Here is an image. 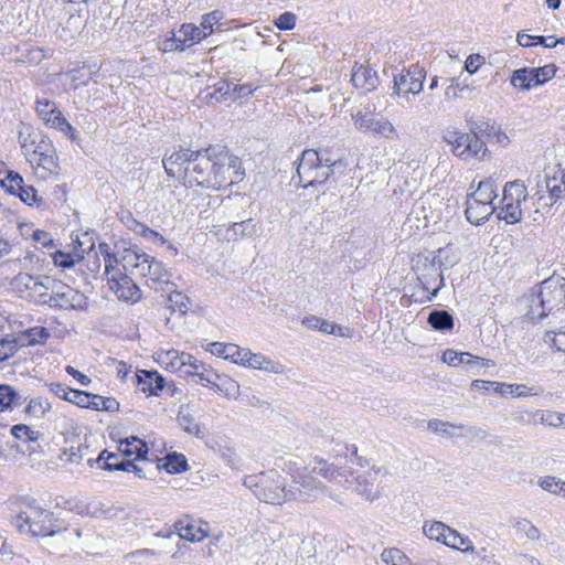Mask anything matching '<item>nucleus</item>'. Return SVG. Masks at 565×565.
Returning <instances> with one entry per match:
<instances>
[{"instance_id": "obj_1", "label": "nucleus", "mask_w": 565, "mask_h": 565, "mask_svg": "<svg viewBox=\"0 0 565 565\" xmlns=\"http://www.w3.org/2000/svg\"><path fill=\"white\" fill-rule=\"evenodd\" d=\"M243 175L241 159L225 147L214 146L194 152L185 182L220 190L241 181Z\"/></svg>"}, {"instance_id": "obj_2", "label": "nucleus", "mask_w": 565, "mask_h": 565, "mask_svg": "<svg viewBox=\"0 0 565 565\" xmlns=\"http://www.w3.org/2000/svg\"><path fill=\"white\" fill-rule=\"evenodd\" d=\"M469 130V132H462L449 127L443 132V141L449 145L452 154L461 160L480 159L486 154L487 147L480 139V135L495 137L500 143L508 141V136L499 127L483 119L472 122Z\"/></svg>"}, {"instance_id": "obj_3", "label": "nucleus", "mask_w": 565, "mask_h": 565, "mask_svg": "<svg viewBox=\"0 0 565 565\" xmlns=\"http://www.w3.org/2000/svg\"><path fill=\"white\" fill-rule=\"evenodd\" d=\"M15 526L20 533L35 537L55 536L70 529V524L65 520L39 505L34 499H24L20 503Z\"/></svg>"}, {"instance_id": "obj_4", "label": "nucleus", "mask_w": 565, "mask_h": 565, "mask_svg": "<svg viewBox=\"0 0 565 565\" xmlns=\"http://www.w3.org/2000/svg\"><path fill=\"white\" fill-rule=\"evenodd\" d=\"M18 140L26 161L42 179L56 173L58 159L50 139L29 125H23L18 132Z\"/></svg>"}, {"instance_id": "obj_5", "label": "nucleus", "mask_w": 565, "mask_h": 565, "mask_svg": "<svg viewBox=\"0 0 565 565\" xmlns=\"http://www.w3.org/2000/svg\"><path fill=\"white\" fill-rule=\"evenodd\" d=\"M526 317L540 321L551 311L558 310L565 302V278L552 276L533 288L525 298Z\"/></svg>"}, {"instance_id": "obj_6", "label": "nucleus", "mask_w": 565, "mask_h": 565, "mask_svg": "<svg viewBox=\"0 0 565 565\" xmlns=\"http://www.w3.org/2000/svg\"><path fill=\"white\" fill-rule=\"evenodd\" d=\"M345 166L341 160L321 157L316 150H303L297 166L299 182L305 189L327 183L337 171L343 172Z\"/></svg>"}, {"instance_id": "obj_7", "label": "nucleus", "mask_w": 565, "mask_h": 565, "mask_svg": "<svg viewBox=\"0 0 565 565\" xmlns=\"http://www.w3.org/2000/svg\"><path fill=\"white\" fill-rule=\"evenodd\" d=\"M244 486L248 488L258 500L269 504H282L288 500L285 479L274 469L246 476Z\"/></svg>"}, {"instance_id": "obj_8", "label": "nucleus", "mask_w": 565, "mask_h": 565, "mask_svg": "<svg viewBox=\"0 0 565 565\" xmlns=\"http://www.w3.org/2000/svg\"><path fill=\"white\" fill-rule=\"evenodd\" d=\"M446 252L445 248H438L435 253H428L427 255L419 256L418 264L423 259V273L418 276V280L424 291H428L433 282L438 278L439 284L434 288L427 300H431L438 295V291L445 286L443 269H446L452 265L447 257L443 258V254Z\"/></svg>"}, {"instance_id": "obj_9", "label": "nucleus", "mask_w": 565, "mask_h": 565, "mask_svg": "<svg viewBox=\"0 0 565 565\" xmlns=\"http://www.w3.org/2000/svg\"><path fill=\"white\" fill-rule=\"evenodd\" d=\"M291 484L287 488L288 500L311 502L317 500L320 493L327 490V487L317 480L311 471L307 469L297 471L291 476Z\"/></svg>"}, {"instance_id": "obj_10", "label": "nucleus", "mask_w": 565, "mask_h": 565, "mask_svg": "<svg viewBox=\"0 0 565 565\" xmlns=\"http://www.w3.org/2000/svg\"><path fill=\"white\" fill-rule=\"evenodd\" d=\"M53 278L50 276H33L26 273L18 274L11 281L14 290L22 297L45 305Z\"/></svg>"}, {"instance_id": "obj_11", "label": "nucleus", "mask_w": 565, "mask_h": 565, "mask_svg": "<svg viewBox=\"0 0 565 565\" xmlns=\"http://www.w3.org/2000/svg\"><path fill=\"white\" fill-rule=\"evenodd\" d=\"M50 291L45 303L50 307L63 310H77L86 306L84 294L56 279H53Z\"/></svg>"}, {"instance_id": "obj_12", "label": "nucleus", "mask_w": 565, "mask_h": 565, "mask_svg": "<svg viewBox=\"0 0 565 565\" xmlns=\"http://www.w3.org/2000/svg\"><path fill=\"white\" fill-rule=\"evenodd\" d=\"M426 71L418 65L403 68L393 76V95L408 98L409 95H418L424 88Z\"/></svg>"}, {"instance_id": "obj_13", "label": "nucleus", "mask_w": 565, "mask_h": 565, "mask_svg": "<svg viewBox=\"0 0 565 565\" xmlns=\"http://www.w3.org/2000/svg\"><path fill=\"white\" fill-rule=\"evenodd\" d=\"M35 111L46 127L60 130L71 140L76 139L75 128L68 122L55 102L38 97Z\"/></svg>"}, {"instance_id": "obj_14", "label": "nucleus", "mask_w": 565, "mask_h": 565, "mask_svg": "<svg viewBox=\"0 0 565 565\" xmlns=\"http://www.w3.org/2000/svg\"><path fill=\"white\" fill-rule=\"evenodd\" d=\"M354 127L361 132H372L376 136L384 138H392L395 136V128L393 124L371 111H358L352 115Z\"/></svg>"}, {"instance_id": "obj_15", "label": "nucleus", "mask_w": 565, "mask_h": 565, "mask_svg": "<svg viewBox=\"0 0 565 565\" xmlns=\"http://www.w3.org/2000/svg\"><path fill=\"white\" fill-rule=\"evenodd\" d=\"M158 362L164 365L168 371L179 373L182 377H184L185 370H199L202 366V362L190 353L179 352L174 349L160 352L158 354Z\"/></svg>"}, {"instance_id": "obj_16", "label": "nucleus", "mask_w": 565, "mask_h": 565, "mask_svg": "<svg viewBox=\"0 0 565 565\" xmlns=\"http://www.w3.org/2000/svg\"><path fill=\"white\" fill-rule=\"evenodd\" d=\"M194 152L190 149H180L174 150L171 154H166L162 163L167 174L185 181Z\"/></svg>"}, {"instance_id": "obj_17", "label": "nucleus", "mask_w": 565, "mask_h": 565, "mask_svg": "<svg viewBox=\"0 0 565 565\" xmlns=\"http://www.w3.org/2000/svg\"><path fill=\"white\" fill-rule=\"evenodd\" d=\"M381 472L382 468L373 467L365 473L353 477V472L351 471V476H349V482L344 481L342 487L344 489H352L354 492L364 497L366 500L373 501L379 497V494L373 490V484L376 476Z\"/></svg>"}, {"instance_id": "obj_18", "label": "nucleus", "mask_w": 565, "mask_h": 565, "mask_svg": "<svg viewBox=\"0 0 565 565\" xmlns=\"http://www.w3.org/2000/svg\"><path fill=\"white\" fill-rule=\"evenodd\" d=\"M108 285L120 300L137 302L141 299L139 287L122 271L111 274L108 279Z\"/></svg>"}, {"instance_id": "obj_19", "label": "nucleus", "mask_w": 565, "mask_h": 565, "mask_svg": "<svg viewBox=\"0 0 565 565\" xmlns=\"http://www.w3.org/2000/svg\"><path fill=\"white\" fill-rule=\"evenodd\" d=\"M117 458V454L103 450L97 458L87 459V463L90 467L98 465L103 470L108 471H132L137 477L145 478L143 470L134 463L131 460H121L120 462L113 463L110 459Z\"/></svg>"}, {"instance_id": "obj_20", "label": "nucleus", "mask_w": 565, "mask_h": 565, "mask_svg": "<svg viewBox=\"0 0 565 565\" xmlns=\"http://www.w3.org/2000/svg\"><path fill=\"white\" fill-rule=\"evenodd\" d=\"M311 473L319 475L329 481L339 482L342 486L344 481L349 482L351 470L342 467L340 462H328L324 459L316 458Z\"/></svg>"}, {"instance_id": "obj_21", "label": "nucleus", "mask_w": 565, "mask_h": 565, "mask_svg": "<svg viewBox=\"0 0 565 565\" xmlns=\"http://www.w3.org/2000/svg\"><path fill=\"white\" fill-rule=\"evenodd\" d=\"M148 279L147 282L150 287L154 289H162L166 291H171L170 286H174L170 281V273L164 268L161 262H158L153 258V262H150V265H147Z\"/></svg>"}, {"instance_id": "obj_22", "label": "nucleus", "mask_w": 565, "mask_h": 565, "mask_svg": "<svg viewBox=\"0 0 565 565\" xmlns=\"http://www.w3.org/2000/svg\"><path fill=\"white\" fill-rule=\"evenodd\" d=\"M545 189L548 193L546 198L541 196L540 200H545L544 205L552 206L558 200L565 198V173L562 170L556 171L552 177H546Z\"/></svg>"}, {"instance_id": "obj_23", "label": "nucleus", "mask_w": 565, "mask_h": 565, "mask_svg": "<svg viewBox=\"0 0 565 565\" xmlns=\"http://www.w3.org/2000/svg\"><path fill=\"white\" fill-rule=\"evenodd\" d=\"M494 211L495 207L493 205L468 196L466 216L471 224L479 225L488 221Z\"/></svg>"}, {"instance_id": "obj_24", "label": "nucleus", "mask_w": 565, "mask_h": 565, "mask_svg": "<svg viewBox=\"0 0 565 565\" xmlns=\"http://www.w3.org/2000/svg\"><path fill=\"white\" fill-rule=\"evenodd\" d=\"M351 82L358 89H361L363 93H369L376 88L379 78L375 71L367 66L360 65L353 68Z\"/></svg>"}, {"instance_id": "obj_25", "label": "nucleus", "mask_w": 565, "mask_h": 565, "mask_svg": "<svg viewBox=\"0 0 565 565\" xmlns=\"http://www.w3.org/2000/svg\"><path fill=\"white\" fill-rule=\"evenodd\" d=\"M246 358H244L243 366H248L255 370H263L270 373H281L282 365L274 360L266 358L260 353H253L247 349Z\"/></svg>"}, {"instance_id": "obj_26", "label": "nucleus", "mask_w": 565, "mask_h": 565, "mask_svg": "<svg viewBox=\"0 0 565 565\" xmlns=\"http://www.w3.org/2000/svg\"><path fill=\"white\" fill-rule=\"evenodd\" d=\"M175 32L179 38L178 42L181 43L184 50L209 36V33L192 23H183Z\"/></svg>"}, {"instance_id": "obj_27", "label": "nucleus", "mask_w": 565, "mask_h": 565, "mask_svg": "<svg viewBox=\"0 0 565 565\" xmlns=\"http://www.w3.org/2000/svg\"><path fill=\"white\" fill-rule=\"evenodd\" d=\"M77 252L74 254L65 253L62 250H57L53 254V262L55 266L62 267V268H71L73 267L77 262H79L83 258V254L85 252L90 253L94 248V243L90 242V245L87 249L83 248L84 242L76 239Z\"/></svg>"}, {"instance_id": "obj_28", "label": "nucleus", "mask_w": 565, "mask_h": 565, "mask_svg": "<svg viewBox=\"0 0 565 565\" xmlns=\"http://www.w3.org/2000/svg\"><path fill=\"white\" fill-rule=\"evenodd\" d=\"M193 377L195 379L196 384L202 385H212V387L216 391L223 392V388L218 383H216V380L221 379V375L215 373L213 370L207 367L202 363V366L199 370L189 369L184 371V377Z\"/></svg>"}, {"instance_id": "obj_29", "label": "nucleus", "mask_w": 565, "mask_h": 565, "mask_svg": "<svg viewBox=\"0 0 565 565\" xmlns=\"http://www.w3.org/2000/svg\"><path fill=\"white\" fill-rule=\"evenodd\" d=\"M138 383L142 386L143 392H149L151 395H158L164 387L163 377L156 371H140L137 374Z\"/></svg>"}, {"instance_id": "obj_30", "label": "nucleus", "mask_w": 565, "mask_h": 565, "mask_svg": "<svg viewBox=\"0 0 565 565\" xmlns=\"http://www.w3.org/2000/svg\"><path fill=\"white\" fill-rule=\"evenodd\" d=\"M259 231L258 223L253 218L233 223L226 231L228 238H249L257 235Z\"/></svg>"}, {"instance_id": "obj_31", "label": "nucleus", "mask_w": 565, "mask_h": 565, "mask_svg": "<svg viewBox=\"0 0 565 565\" xmlns=\"http://www.w3.org/2000/svg\"><path fill=\"white\" fill-rule=\"evenodd\" d=\"M534 81V73L529 67L515 70L510 78L511 85L521 90H530L532 87L539 86Z\"/></svg>"}, {"instance_id": "obj_32", "label": "nucleus", "mask_w": 565, "mask_h": 565, "mask_svg": "<svg viewBox=\"0 0 565 565\" xmlns=\"http://www.w3.org/2000/svg\"><path fill=\"white\" fill-rule=\"evenodd\" d=\"M119 451L127 457L135 455L136 458L142 459L148 454V446L141 439L131 437L120 441Z\"/></svg>"}, {"instance_id": "obj_33", "label": "nucleus", "mask_w": 565, "mask_h": 565, "mask_svg": "<svg viewBox=\"0 0 565 565\" xmlns=\"http://www.w3.org/2000/svg\"><path fill=\"white\" fill-rule=\"evenodd\" d=\"M445 545L456 550H461L465 553H475L476 548L468 536H462L456 530L448 529Z\"/></svg>"}, {"instance_id": "obj_34", "label": "nucleus", "mask_w": 565, "mask_h": 565, "mask_svg": "<svg viewBox=\"0 0 565 565\" xmlns=\"http://www.w3.org/2000/svg\"><path fill=\"white\" fill-rule=\"evenodd\" d=\"M427 321L437 331H449L454 328V317L446 310H433Z\"/></svg>"}, {"instance_id": "obj_35", "label": "nucleus", "mask_w": 565, "mask_h": 565, "mask_svg": "<svg viewBox=\"0 0 565 565\" xmlns=\"http://www.w3.org/2000/svg\"><path fill=\"white\" fill-rule=\"evenodd\" d=\"M497 196V185L491 179L480 181L477 190L469 195V198H476V200L483 201L491 205H493V200Z\"/></svg>"}, {"instance_id": "obj_36", "label": "nucleus", "mask_w": 565, "mask_h": 565, "mask_svg": "<svg viewBox=\"0 0 565 565\" xmlns=\"http://www.w3.org/2000/svg\"><path fill=\"white\" fill-rule=\"evenodd\" d=\"M89 446L85 444H81L77 447H71L68 449H64L63 456L65 457V461L68 463H73L76 466H84V461L87 462V459H89ZM88 467H90L88 463H86Z\"/></svg>"}, {"instance_id": "obj_37", "label": "nucleus", "mask_w": 565, "mask_h": 565, "mask_svg": "<svg viewBox=\"0 0 565 565\" xmlns=\"http://www.w3.org/2000/svg\"><path fill=\"white\" fill-rule=\"evenodd\" d=\"M92 79V73L85 68H76L65 74V84L68 85L70 89H77L82 86H86Z\"/></svg>"}, {"instance_id": "obj_38", "label": "nucleus", "mask_w": 565, "mask_h": 565, "mask_svg": "<svg viewBox=\"0 0 565 565\" xmlns=\"http://www.w3.org/2000/svg\"><path fill=\"white\" fill-rule=\"evenodd\" d=\"M175 529L179 532L178 536L180 539L188 540L191 542H201L207 536L206 532L201 527H196L195 525L190 523L183 525L182 521L175 523Z\"/></svg>"}, {"instance_id": "obj_39", "label": "nucleus", "mask_w": 565, "mask_h": 565, "mask_svg": "<svg viewBox=\"0 0 565 565\" xmlns=\"http://www.w3.org/2000/svg\"><path fill=\"white\" fill-rule=\"evenodd\" d=\"M534 422L541 423L545 426L561 427L565 424V415L551 411H536L529 415Z\"/></svg>"}, {"instance_id": "obj_40", "label": "nucleus", "mask_w": 565, "mask_h": 565, "mask_svg": "<svg viewBox=\"0 0 565 565\" xmlns=\"http://www.w3.org/2000/svg\"><path fill=\"white\" fill-rule=\"evenodd\" d=\"M180 427L190 435L200 436L201 428L188 407L181 406L178 414Z\"/></svg>"}, {"instance_id": "obj_41", "label": "nucleus", "mask_w": 565, "mask_h": 565, "mask_svg": "<svg viewBox=\"0 0 565 565\" xmlns=\"http://www.w3.org/2000/svg\"><path fill=\"white\" fill-rule=\"evenodd\" d=\"M443 362L447 363L449 366H457L462 364L465 361H472L477 363H482L481 358L475 356L468 352L458 353L455 350L448 349L443 353L441 356Z\"/></svg>"}, {"instance_id": "obj_42", "label": "nucleus", "mask_w": 565, "mask_h": 565, "mask_svg": "<svg viewBox=\"0 0 565 565\" xmlns=\"http://www.w3.org/2000/svg\"><path fill=\"white\" fill-rule=\"evenodd\" d=\"M448 529V525L438 521L433 522L430 524H425L423 527L424 533L428 539L435 540L443 544H445L446 542Z\"/></svg>"}, {"instance_id": "obj_43", "label": "nucleus", "mask_w": 565, "mask_h": 565, "mask_svg": "<svg viewBox=\"0 0 565 565\" xmlns=\"http://www.w3.org/2000/svg\"><path fill=\"white\" fill-rule=\"evenodd\" d=\"M163 467L169 473H181L188 470V462L182 454L172 452L166 457Z\"/></svg>"}, {"instance_id": "obj_44", "label": "nucleus", "mask_w": 565, "mask_h": 565, "mask_svg": "<svg viewBox=\"0 0 565 565\" xmlns=\"http://www.w3.org/2000/svg\"><path fill=\"white\" fill-rule=\"evenodd\" d=\"M98 252L103 255L104 262H105V274L107 276V280L109 279V276L111 274H116L118 271H121L117 265L118 259L117 257L109 252V245L107 243H99L98 244Z\"/></svg>"}, {"instance_id": "obj_45", "label": "nucleus", "mask_w": 565, "mask_h": 565, "mask_svg": "<svg viewBox=\"0 0 565 565\" xmlns=\"http://www.w3.org/2000/svg\"><path fill=\"white\" fill-rule=\"evenodd\" d=\"M128 263H132L136 269V274L148 277L147 265H150V262H153V257L149 256L146 253H131L125 257Z\"/></svg>"}, {"instance_id": "obj_46", "label": "nucleus", "mask_w": 565, "mask_h": 565, "mask_svg": "<svg viewBox=\"0 0 565 565\" xmlns=\"http://www.w3.org/2000/svg\"><path fill=\"white\" fill-rule=\"evenodd\" d=\"M499 218L504 220L508 224H515L522 218L521 203L509 202L501 207Z\"/></svg>"}, {"instance_id": "obj_47", "label": "nucleus", "mask_w": 565, "mask_h": 565, "mask_svg": "<svg viewBox=\"0 0 565 565\" xmlns=\"http://www.w3.org/2000/svg\"><path fill=\"white\" fill-rule=\"evenodd\" d=\"M497 394L501 396H527V395H537V392H532L533 388H527L523 384H507V385H495Z\"/></svg>"}, {"instance_id": "obj_48", "label": "nucleus", "mask_w": 565, "mask_h": 565, "mask_svg": "<svg viewBox=\"0 0 565 565\" xmlns=\"http://www.w3.org/2000/svg\"><path fill=\"white\" fill-rule=\"evenodd\" d=\"M63 399L79 407L90 408V393L78 390H64Z\"/></svg>"}, {"instance_id": "obj_49", "label": "nucleus", "mask_w": 565, "mask_h": 565, "mask_svg": "<svg viewBox=\"0 0 565 565\" xmlns=\"http://www.w3.org/2000/svg\"><path fill=\"white\" fill-rule=\"evenodd\" d=\"M428 428L435 433L451 437V436L457 435V430H461L463 428V426L455 425V424H451L448 422H443L439 419H431L428 423Z\"/></svg>"}, {"instance_id": "obj_50", "label": "nucleus", "mask_w": 565, "mask_h": 565, "mask_svg": "<svg viewBox=\"0 0 565 565\" xmlns=\"http://www.w3.org/2000/svg\"><path fill=\"white\" fill-rule=\"evenodd\" d=\"M49 409L50 403L47 399L38 397L30 401L25 408V413L31 417L42 418Z\"/></svg>"}, {"instance_id": "obj_51", "label": "nucleus", "mask_w": 565, "mask_h": 565, "mask_svg": "<svg viewBox=\"0 0 565 565\" xmlns=\"http://www.w3.org/2000/svg\"><path fill=\"white\" fill-rule=\"evenodd\" d=\"M466 90H472V87L461 83L459 78H451L450 84L445 89V97L447 99H459L463 97Z\"/></svg>"}, {"instance_id": "obj_52", "label": "nucleus", "mask_w": 565, "mask_h": 565, "mask_svg": "<svg viewBox=\"0 0 565 565\" xmlns=\"http://www.w3.org/2000/svg\"><path fill=\"white\" fill-rule=\"evenodd\" d=\"M381 558L387 565H408L407 556L398 548H386L382 552Z\"/></svg>"}, {"instance_id": "obj_53", "label": "nucleus", "mask_w": 565, "mask_h": 565, "mask_svg": "<svg viewBox=\"0 0 565 565\" xmlns=\"http://www.w3.org/2000/svg\"><path fill=\"white\" fill-rule=\"evenodd\" d=\"M169 307L173 311H179L180 313L185 315L190 309V300L180 291H171L169 296Z\"/></svg>"}, {"instance_id": "obj_54", "label": "nucleus", "mask_w": 565, "mask_h": 565, "mask_svg": "<svg viewBox=\"0 0 565 565\" xmlns=\"http://www.w3.org/2000/svg\"><path fill=\"white\" fill-rule=\"evenodd\" d=\"M537 483L543 490L553 494H561L565 486V481L554 476H545Z\"/></svg>"}, {"instance_id": "obj_55", "label": "nucleus", "mask_w": 565, "mask_h": 565, "mask_svg": "<svg viewBox=\"0 0 565 565\" xmlns=\"http://www.w3.org/2000/svg\"><path fill=\"white\" fill-rule=\"evenodd\" d=\"M516 532L524 533L531 541H539L541 537L540 530L527 519L518 520L514 524Z\"/></svg>"}, {"instance_id": "obj_56", "label": "nucleus", "mask_w": 565, "mask_h": 565, "mask_svg": "<svg viewBox=\"0 0 565 565\" xmlns=\"http://www.w3.org/2000/svg\"><path fill=\"white\" fill-rule=\"evenodd\" d=\"M11 434L17 439H23L26 441H36L40 438V433L31 429L28 425L18 424L12 426Z\"/></svg>"}, {"instance_id": "obj_57", "label": "nucleus", "mask_w": 565, "mask_h": 565, "mask_svg": "<svg viewBox=\"0 0 565 565\" xmlns=\"http://www.w3.org/2000/svg\"><path fill=\"white\" fill-rule=\"evenodd\" d=\"M118 403L114 398L103 397L90 393V408L96 411H114Z\"/></svg>"}, {"instance_id": "obj_58", "label": "nucleus", "mask_w": 565, "mask_h": 565, "mask_svg": "<svg viewBox=\"0 0 565 565\" xmlns=\"http://www.w3.org/2000/svg\"><path fill=\"white\" fill-rule=\"evenodd\" d=\"M532 71L535 76L534 83L543 85L555 76L557 67L554 64H547L541 67L532 68Z\"/></svg>"}, {"instance_id": "obj_59", "label": "nucleus", "mask_w": 565, "mask_h": 565, "mask_svg": "<svg viewBox=\"0 0 565 565\" xmlns=\"http://www.w3.org/2000/svg\"><path fill=\"white\" fill-rule=\"evenodd\" d=\"M23 178L13 171H10L6 179L2 181V185L7 189L8 192L12 194H17L19 190H22V186L24 185Z\"/></svg>"}, {"instance_id": "obj_60", "label": "nucleus", "mask_w": 565, "mask_h": 565, "mask_svg": "<svg viewBox=\"0 0 565 565\" xmlns=\"http://www.w3.org/2000/svg\"><path fill=\"white\" fill-rule=\"evenodd\" d=\"M17 392L9 385H0V412L15 405Z\"/></svg>"}, {"instance_id": "obj_61", "label": "nucleus", "mask_w": 565, "mask_h": 565, "mask_svg": "<svg viewBox=\"0 0 565 565\" xmlns=\"http://www.w3.org/2000/svg\"><path fill=\"white\" fill-rule=\"evenodd\" d=\"M544 341L552 343L557 351L565 352V327L561 328L557 332L547 331L544 335Z\"/></svg>"}, {"instance_id": "obj_62", "label": "nucleus", "mask_w": 565, "mask_h": 565, "mask_svg": "<svg viewBox=\"0 0 565 565\" xmlns=\"http://www.w3.org/2000/svg\"><path fill=\"white\" fill-rule=\"evenodd\" d=\"M26 337L28 344L34 345L44 343L49 339L50 333L44 327H34L26 331Z\"/></svg>"}, {"instance_id": "obj_63", "label": "nucleus", "mask_w": 565, "mask_h": 565, "mask_svg": "<svg viewBox=\"0 0 565 565\" xmlns=\"http://www.w3.org/2000/svg\"><path fill=\"white\" fill-rule=\"evenodd\" d=\"M247 349L241 348L233 343H227V349L225 350V360H230L236 364H243L244 358H246Z\"/></svg>"}, {"instance_id": "obj_64", "label": "nucleus", "mask_w": 565, "mask_h": 565, "mask_svg": "<svg viewBox=\"0 0 565 565\" xmlns=\"http://www.w3.org/2000/svg\"><path fill=\"white\" fill-rule=\"evenodd\" d=\"M504 192L514 198L516 202L522 203L526 199L527 192L524 184L519 181L509 182L504 186Z\"/></svg>"}]
</instances>
